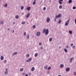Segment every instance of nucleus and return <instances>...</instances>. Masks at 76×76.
<instances>
[{
    "mask_svg": "<svg viewBox=\"0 0 76 76\" xmlns=\"http://www.w3.org/2000/svg\"><path fill=\"white\" fill-rule=\"evenodd\" d=\"M45 32L46 35H47L48 34V29H44L43 31V33H45Z\"/></svg>",
    "mask_w": 76,
    "mask_h": 76,
    "instance_id": "nucleus-1",
    "label": "nucleus"
},
{
    "mask_svg": "<svg viewBox=\"0 0 76 76\" xmlns=\"http://www.w3.org/2000/svg\"><path fill=\"white\" fill-rule=\"evenodd\" d=\"M62 16V15H61V14H59L58 16L56 15L55 16V18H56V19H57V18H60Z\"/></svg>",
    "mask_w": 76,
    "mask_h": 76,
    "instance_id": "nucleus-2",
    "label": "nucleus"
},
{
    "mask_svg": "<svg viewBox=\"0 0 76 76\" xmlns=\"http://www.w3.org/2000/svg\"><path fill=\"white\" fill-rule=\"evenodd\" d=\"M32 60V58H29L25 61L26 62H30Z\"/></svg>",
    "mask_w": 76,
    "mask_h": 76,
    "instance_id": "nucleus-3",
    "label": "nucleus"
},
{
    "mask_svg": "<svg viewBox=\"0 0 76 76\" xmlns=\"http://www.w3.org/2000/svg\"><path fill=\"white\" fill-rule=\"evenodd\" d=\"M8 69L6 68L5 69L6 71L4 72V73L5 75H7V74H8V71L7 70Z\"/></svg>",
    "mask_w": 76,
    "mask_h": 76,
    "instance_id": "nucleus-4",
    "label": "nucleus"
},
{
    "mask_svg": "<svg viewBox=\"0 0 76 76\" xmlns=\"http://www.w3.org/2000/svg\"><path fill=\"white\" fill-rule=\"evenodd\" d=\"M69 20H68L65 23V26H68L69 24Z\"/></svg>",
    "mask_w": 76,
    "mask_h": 76,
    "instance_id": "nucleus-5",
    "label": "nucleus"
},
{
    "mask_svg": "<svg viewBox=\"0 0 76 76\" xmlns=\"http://www.w3.org/2000/svg\"><path fill=\"white\" fill-rule=\"evenodd\" d=\"M50 18H49V17H48L47 19V22L48 23L49 22H50Z\"/></svg>",
    "mask_w": 76,
    "mask_h": 76,
    "instance_id": "nucleus-6",
    "label": "nucleus"
},
{
    "mask_svg": "<svg viewBox=\"0 0 76 76\" xmlns=\"http://www.w3.org/2000/svg\"><path fill=\"white\" fill-rule=\"evenodd\" d=\"M40 34H41V33L40 32H37V35L38 37H39L40 35Z\"/></svg>",
    "mask_w": 76,
    "mask_h": 76,
    "instance_id": "nucleus-7",
    "label": "nucleus"
},
{
    "mask_svg": "<svg viewBox=\"0 0 76 76\" xmlns=\"http://www.w3.org/2000/svg\"><path fill=\"white\" fill-rule=\"evenodd\" d=\"M59 0V3L60 4H62V2L63 1V0Z\"/></svg>",
    "mask_w": 76,
    "mask_h": 76,
    "instance_id": "nucleus-8",
    "label": "nucleus"
},
{
    "mask_svg": "<svg viewBox=\"0 0 76 76\" xmlns=\"http://www.w3.org/2000/svg\"><path fill=\"white\" fill-rule=\"evenodd\" d=\"M4 59V57L3 55H2L1 57V60H3Z\"/></svg>",
    "mask_w": 76,
    "mask_h": 76,
    "instance_id": "nucleus-9",
    "label": "nucleus"
},
{
    "mask_svg": "<svg viewBox=\"0 0 76 76\" xmlns=\"http://www.w3.org/2000/svg\"><path fill=\"white\" fill-rule=\"evenodd\" d=\"M66 72H68L70 70V68L68 67L66 69Z\"/></svg>",
    "mask_w": 76,
    "mask_h": 76,
    "instance_id": "nucleus-10",
    "label": "nucleus"
},
{
    "mask_svg": "<svg viewBox=\"0 0 76 76\" xmlns=\"http://www.w3.org/2000/svg\"><path fill=\"white\" fill-rule=\"evenodd\" d=\"M30 14L28 12V14H27V15L26 16V17L27 18H28L30 16Z\"/></svg>",
    "mask_w": 76,
    "mask_h": 76,
    "instance_id": "nucleus-11",
    "label": "nucleus"
},
{
    "mask_svg": "<svg viewBox=\"0 0 76 76\" xmlns=\"http://www.w3.org/2000/svg\"><path fill=\"white\" fill-rule=\"evenodd\" d=\"M16 54H17V52H15L13 53L12 56H15V55H16Z\"/></svg>",
    "mask_w": 76,
    "mask_h": 76,
    "instance_id": "nucleus-12",
    "label": "nucleus"
},
{
    "mask_svg": "<svg viewBox=\"0 0 76 76\" xmlns=\"http://www.w3.org/2000/svg\"><path fill=\"white\" fill-rule=\"evenodd\" d=\"M60 67L61 68H63L64 67V64H61L60 65Z\"/></svg>",
    "mask_w": 76,
    "mask_h": 76,
    "instance_id": "nucleus-13",
    "label": "nucleus"
},
{
    "mask_svg": "<svg viewBox=\"0 0 76 76\" xmlns=\"http://www.w3.org/2000/svg\"><path fill=\"white\" fill-rule=\"evenodd\" d=\"M31 70L32 72L34 71L35 70V68L34 67H32L31 69Z\"/></svg>",
    "mask_w": 76,
    "mask_h": 76,
    "instance_id": "nucleus-14",
    "label": "nucleus"
},
{
    "mask_svg": "<svg viewBox=\"0 0 76 76\" xmlns=\"http://www.w3.org/2000/svg\"><path fill=\"white\" fill-rule=\"evenodd\" d=\"M31 9V7H28L27 8V10L29 11Z\"/></svg>",
    "mask_w": 76,
    "mask_h": 76,
    "instance_id": "nucleus-15",
    "label": "nucleus"
},
{
    "mask_svg": "<svg viewBox=\"0 0 76 76\" xmlns=\"http://www.w3.org/2000/svg\"><path fill=\"white\" fill-rule=\"evenodd\" d=\"M48 67V66H47V65H46L44 66V69H47Z\"/></svg>",
    "mask_w": 76,
    "mask_h": 76,
    "instance_id": "nucleus-16",
    "label": "nucleus"
},
{
    "mask_svg": "<svg viewBox=\"0 0 76 76\" xmlns=\"http://www.w3.org/2000/svg\"><path fill=\"white\" fill-rule=\"evenodd\" d=\"M3 23H4V22L2 20L0 21V24H3Z\"/></svg>",
    "mask_w": 76,
    "mask_h": 76,
    "instance_id": "nucleus-17",
    "label": "nucleus"
},
{
    "mask_svg": "<svg viewBox=\"0 0 76 76\" xmlns=\"http://www.w3.org/2000/svg\"><path fill=\"white\" fill-rule=\"evenodd\" d=\"M19 15H16L15 16V18L16 19H19Z\"/></svg>",
    "mask_w": 76,
    "mask_h": 76,
    "instance_id": "nucleus-18",
    "label": "nucleus"
},
{
    "mask_svg": "<svg viewBox=\"0 0 76 76\" xmlns=\"http://www.w3.org/2000/svg\"><path fill=\"white\" fill-rule=\"evenodd\" d=\"M59 9H62V8H63L62 5L59 6Z\"/></svg>",
    "mask_w": 76,
    "mask_h": 76,
    "instance_id": "nucleus-19",
    "label": "nucleus"
},
{
    "mask_svg": "<svg viewBox=\"0 0 76 76\" xmlns=\"http://www.w3.org/2000/svg\"><path fill=\"white\" fill-rule=\"evenodd\" d=\"M4 7H7V4H5V5H4Z\"/></svg>",
    "mask_w": 76,
    "mask_h": 76,
    "instance_id": "nucleus-20",
    "label": "nucleus"
},
{
    "mask_svg": "<svg viewBox=\"0 0 76 76\" xmlns=\"http://www.w3.org/2000/svg\"><path fill=\"white\" fill-rule=\"evenodd\" d=\"M20 7L21 10H23L24 9V7L23 6H21Z\"/></svg>",
    "mask_w": 76,
    "mask_h": 76,
    "instance_id": "nucleus-21",
    "label": "nucleus"
},
{
    "mask_svg": "<svg viewBox=\"0 0 76 76\" xmlns=\"http://www.w3.org/2000/svg\"><path fill=\"white\" fill-rule=\"evenodd\" d=\"M36 0H34V1L33 3V5H35V4Z\"/></svg>",
    "mask_w": 76,
    "mask_h": 76,
    "instance_id": "nucleus-22",
    "label": "nucleus"
},
{
    "mask_svg": "<svg viewBox=\"0 0 76 76\" xmlns=\"http://www.w3.org/2000/svg\"><path fill=\"white\" fill-rule=\"evenodd\" d=\"M38 56V53H36L35 54V57H37V56Z\"/></svg>",
    "mask_w": 76,
    "mask_h": 76,
    "instance_id": "nucleus-23",
    "label": "nucleus"
},
{
    "mask_svg": "<svg viewBox=\"0 0 76 76\" xmlns=\"http://www.w3.org/2000/svg\"><path fill=\"white\" fill-rule=\"evenodd\" d=\"M72 0H69V3H72Z\"/></svg>",
    "mask_w": 76,
    "mask_h": 76,
    "instance_id": "nucleus-24",
    "label": "nucleus"
},
{
    "mask_svg": "<svg viewBox=\"0 0 76 76\" xmlns=\"http://www.w3.org/2000/svg\"><path fill=\"white\" fill-rule=\"evenodd\" d=\"M33 29H35V28H36V26H35V25H34L33 26Z\"/></svg>",
    "mask_w": 76,
    "mask_h": 76,
    "instance_id": "nucleus-25",
    "label": "nucleus"
},
{
    "mask_svg": "<svg viewBox=\"0 0 76 76\" xmlns=\"http://www.w3.org/2000/svg\"><path fill=\"white\" fill-rule=\"evenodd\" d=\"M64 51L65 53H67V50L66 49H64Z\"/></svg>",
    "mask_w": 76,
    "mask_h": 76,
    "instance_id": "nucleus-26",
    "label": "nucleus"
},
{
    "mask_svg": "<svg viewBox=\"0 0 76 76\" xmlns=\"http://www.w3.org/2000/svg\"><path fill=\"white\" fill-rule=\"evenodd\" d=\"M52 38H50V39H49V41H50V42H51V41H52Z\"/></svg>",
    "mask_w": 76,
    "mask_h": 76,
    "instance_id": "nucleus-27",
    "label": "nucleus"
},
{
    "mask_svg": "<svg viewBox=\"0 0 76 76\" xmlns=\"http://www.w3.org/2000/svg\"><path fill=\"white\" fill-rule=\"evenodd\" d=\"M29 57V54H28L27 55H26V57H27V58H28Z\"/></svg>",
    "mask_w": 76,
    "mask_h": 76,
    "instance_id": "nucleus-28",
    "label": "nucleus"
},
{
    "mask_svg": "<svg viewBox=\"0 0 76 76\" xmlns=\"http://www.w3.org/2000/svg\"><path fill=\"white\" fill-rule=\"evenodd\" d=\"M20 72H23V68H22L20 69Z\"/></svg>",
    "mask_w": 76,
    "mask_h": 76,
    "instance_id": "nucleus-29",
    "label": "nucleus"
},
{
    "mask_svg": "<svg viewBox=\"0 0 76 76\" xmlns=\"http://www.w3.org/2000/svg\"><path fill=\"white\" fill-rule=\"evenodd\" d=\"M29 34H28L27 36V39H29Z\"/></svg>",
    "mask_w": 76,
    "mask_h": 76,
    "instance_id": "nucleus-30",
    "label": "nucleus"
},
{
    "mask_svg": "<svg viewBox=\"0 0 76 76\" xmlns=\"http://www.w3.org/2000/svg\"><path fill=\"white\" fill-rule=\"evenodd\" d=\"M69 32L70 34H72V31H69Z\"/></svg>",
    "mask_w": 76,
    "mask_h": 76,
    "instance_id": "nucleus-31",
    "label": "nucleus"
},
{
    "mask_svg": "<svg viewBox=\"0 0 76 76\" xmlns=\"http://www.w3.org/2000/svg\"><path fill=\"white\" fill-rule=\"evenodd\" d=\"M61 22V20L60 19L59 22H58V23H60Z\"/></svg>",
    "mask_w": 76,
    "mask_h": 76,
    "instance_id": "nucleus-32",
    "label": "nucleus"
},
{
    "mask_svg": "<svg viewBox=\"0 0 76 76\" xmlns=\"http://www.w3.org/2000/svg\"><path fill=\"white\" fill-rule=\"evenodd\" d=\"M25 21H23L22 23V24L23 25H24V24H25Z\"/></svg>",
    "mask_w": 76,
    "mask_h": 76,
    "instance_id": "nucleus-33",
    "label": "nucleus"
},
{
    "mask_svg": "<svg viewBox=\"0 0 76 76\" xmlns=\"http://www.w3.org/2000/svg\"><path fill=\"white\" fill-rule=\"evenodd\" d=\"M73 59H74V58L73 57H72L70 58V60H71V61H72V60H73Z\"/></svg>",
    "mask_w": 76,
    "mask_h": 76,
    "instance_id": "nucleus-34",
    "label": "nucleus"
},
{
    "mask_svg": "<svg viewBox=\"0 0 76 76\" xmlns=\"http://www.w3.org/2000/svg\"><path fill=\"white\" fill-rule=\"evenodd\" d=\"M51 67L50 66H49L48 68V70H50V69H51Z\"/></svg>",
    "mask_w": 76,
    "mask_h": 76,
    "instance_id": "nucleus-35",
    "label": "nucleus"
},
{
    "mask_svg": "<svg viewBox=\"0 0 76 76\" xmlns=\"http://www.w3.org/2000/svg\"><path fill=\"white\" fill-rule=\"evenodd\" d=\"M46 10V8L45 7H44V8L43 9V10Z\"/></svg>",
    "mask_w": 76,
    "mask_h": 76,
    "instance_id": "nucleus-36",
    "label": "nucleus"
},
{
    "mask_svg": "<svg viewBox=\"0 0 76 76\" xmlns=\"http://www.w3.org/2000/svg\"><path fill=\"white\" fill-rule=\"evenodd\" d=\"M72 48H73V49H75V46H73L72 47Z\"/></svg>",
    "mask_w": 76,
    "mask_h": 76,
    "instance_id": "nucleus-37",
    "label": "nucleus"
},
{
    "mask_svg": "<svg viewBox=\"0 0 76 76\" xmlns=\"http://www.w3.org/2000/svg\"><path fill=\"white\" fill-rule=\"evenodd\" d=\"M73 9L75 10L76 9V7L74 6L73 7Z\"/></svg>",
    "mask_w": 76,
    "mask_h": 76,
    "instance_id": "nucleus-38",
    "label": "nucleus"
},
{
    "mask_svg": "<svg viewBox=\"0 0 76 76\" xmlns=\"http://www.w3.org/2000/svg\"><path fill=\"white\" fill-rule=\"evenodd\" d=\"M26 32H25L24 33V35H26Z\"/></svg>",
    "mask_w": 76,
    "mask_h": 76,
    "instance_id": "nucleus-39",
    "label": "nucleus"
},
{
    "mask_svg": "<svg viewBox=\"0 0 76 76\" xmlns=\"http://www.w3.org/2000/svg\"><path fill=\"white\" fill-rule=\"evenodd\" d=\"M39 45H40V46H41V45H42V43H39Z\"/></svg>",
    "mask_w": 76,
    "mask_h": 76,
    "instance_id": "nucleus-40",
    "label": "nucleus"
},
{
    "mask_svg": "<svg viewBox=\"0 0 76 76\" xmlns=\"http://www.w3.org/2000/svg\"><path fill=\"white\" fill-rule=\"evenodd\" d=\"M73 45V44L72 43V44H71V47H72Z\"/></svg>",
    "mask_w": 76,
    "mask_h": 76,
    "instance_id": "nucleus-41",
    "label": "nucleus"
},
{
    "mask_svg": "<svg viewBox=\"0 0 76 76\" xmlns=\"http://www.w3.org/2000/svg\"><path fill=\"white\" fill-rule=\"evenodd\" d=\"M6 62H7V61H6V60H5L4 61V63H6Z\"/></svg>",
    "mask_w": 76,
    "mask_h": 76,
    "instance_id": "nucleus-42",
    "label": "nucleus"
},
{
    "mask_svg": "<svg viewBox=\"0 0 76 76\" xmlns=\"http://www.w3.org/2000/svg\"><path fill=\"white\" fill-rule=\"evenodd\" d=\"M74 73L75 76H76V72H74Z\"/></svg>",
    "mask_w": 76,
    "mask_h": 76,
    "instance_id": "nucleus-43",
    "label": "nucleus"
},
{
    "mask_svg": "<svg viewBox=\"0 0 76 76\" xmlns=\"http://www.w3.org/2000/svg\"><path fill=\"white\" fill-rule=\"evenodd\" d=\"M56 19L54 18V22H56Z\"/></svg>",
    "mask_w": 76,
    "mask_h": 76,
    "instance_id": "nucleus-44",
    "label": "nucleus"
},
{
    "mask_svg": "<svg viewBox=\"0 0 76 76\" xmlns=\"http://www.w3.org/2000/svg\"><path fill=\"white\" fill-rule=\"evenodd\" d=\"M75 24H76V19H75Z\"/></svg>",
    "mask_w": 76,
    "mask_h": 76,
    "instance_id": "nucleus-45",
    "label": "nucleus"
},
{
    "mask_svg": "<svg viewBox=\"0 0 76 76\" xmlns=\"http://www.w3.org/2000/svg\"><path fill=\"white\" fill-rule=\"evenodd\" d=\"M40 48H41V50H42V47H41Z\"/></svg>",
    "mask_w": 76,
    "mask_h": 76,
    "instance_id": "nucleus-46",
    "label": "nucleus"
},
{
    "mask_svg": "<svg viewBox=\"0 0 76 76\" xmlns=\"http://www.w3.org/2000/svg\"><path fill=\"white\" fill-rule=\"evenodd\" d=\"M69 46H68V45L66 46V48H69Z\"/></svg>",
    "mask_w": 76,
    "mask_h": 76,
    "instance_id": "nucleus-47",
    "label": "nucleus"
},
{
    "mask_svg": "<svg viewBox=\"0 0 76 76\" xmlns=\"http://www.w3.org/2000/svg\"><path fill=\"white\" fill-rule=\"evenodd\" d=\"M14 32H15V31L14 30H13V31H12V33H14Z\"/></svg>",
    "mask_w": 76,
    "mask_h": 76,
    "instance_id": "nucleus-48",
    "label": "nucleus"
},
{
    "mask_svg": "<svg viewBox=\"0 0 76 76\" xmlns=\"http://www.w3.org/2000/svg\"><path fill=\"white\" fill-rule=\"evenodd\" d=\"M8 31L10 30V28H8Z\"/></svg>",
    "mask_w": 76,
    "mask_h": 76,
    "instance_id": "nucleus-49",
    "label": "nucleus"
},
{
    "mask_svg": "<svg viewBox=\"0 0 76 76\" xmlns=\"http://www.w3.org/2000/svg\"><path fill=\"white\" fill-rule=\"evenodd\" d=\"M49 1H50V2H51V0H50Z\"/></svg>",
    "mask_w": 76,
    "mask_h": 76,
    "instance_id": "nucleus-50",
    "label": "nucleus"
},
{
    "mask_svg": "<svg viewBox=\"0 0 76 76\" xmlns=\"http://www.w3.org/2000/svg\"><path fill=\"white\" fill-rule=\"evenodd\" d=\"M22 15H24V13H22Z\"/></svg>",
    "mask_w": 76,
    "mask_h": 76,
    "instance_id": "nucleus-51",
    "label": "nucleus"
},
{
    "mask_svg": "<svg viewBox=\"0 0 76 76\" xmlns=\"http://www.w3.org/2000/svg\"><path fill=\"white\" fill-rule=\"evenodd\" d=\"M72 60L70 61V63H72Z\"/></svg>",
    "mask_w": 76,
    "mask_h": 76,
    "instance_id": "nucleus-52",
    "label": "nucleus"
},
{
    "mask_svg": "<svg viewBox=\"0 0 76 76\" xmlns=\"http://www.w3.org/2000/svg\"><path fill=\"white\" fill-rule=\"evenodd\" d=\"M58 76H61V75H58Z\"/></svg>",
    "mask_w": 76,
    "mask_h": 76,
    "instance_id": "nucleus-53",
    "label": "nucleus"
},
{
    "mask_svg": "<svg viewBox=\"0 0 76 76\" xmlns=\"http://www.w3.org/2000/svg\"><path fill=\"white\" fill-rule=\"evenodd\" d=\"M14 24L15 23V22H14Z\"/></svg>",
    "mask_w": 76,
    "mask_h": 76,
    "instance_id": "nucleus-54",
    "label": "nucleus"
},
{
    "mask_svg": "<svg viewBox=\"0 0 76 76\" xmlns=\"http://www.w3.org/2000/svg\"><path fill=\"white\" fill-rule=\"evenodd\" d=\"M61 47L60 46L59 47V48H60Z\"/></svg>",
    "mask_w": 76,
    "mask_h": 76,
    "instance_id": "nucleus-55",
    "label": "nucleus"
},
{
    "mask_svg": "<svg viewBox=\"0 0 76 76\" xmlns=\"http://www.w3.org/2000/svg\"><path fill=\"white\" fill-rule=\"evenodd\" d=\"M42 1H41V2H42Z\"/></svg>",
    "mask_w": 76,
    "mask_h": 76,
    "instance_id": "nucleus-56",
    "label": "nucleus"
},
{
    "mask_svg": "<svg viewBox=\"0 0 76 76\" xmlns=\"http://www.w3.org/2000/svg\"><path fill=\"white\" fill-rule=\"evenodd\" d=\"M24 75H25V74H24Z\"/></svg>",
    "mask_w": 76,
    "mask_h": 76,
    "instance_id": "nucleus-57",
    "label": "nucleus"
}]
</instances>
